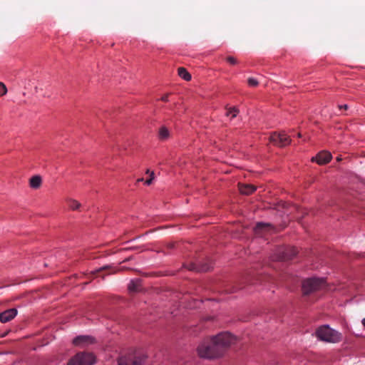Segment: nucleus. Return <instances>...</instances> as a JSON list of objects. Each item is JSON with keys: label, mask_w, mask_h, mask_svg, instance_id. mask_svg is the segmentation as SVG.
Instances as JSON below:
<instances>
[{"label": "nucleus", "mask_w": 365, "mask_h": 365, "mask_svg": "<svg viewBox=\"0 0 365 365\" xmlns=\"http://www.w3.org/2000/svg\"><path fill=\"white\" fill-rule=\"evenodd\" d=\"M236 340V337L229 332L220 333L211 338L205 339L197 346V354L204 359L219 358Z\"/></svg>", "instance_id": "1"}, {"label": "nucleus", "mask_w": 365, "mask_h": 365, "mask_svg": "<svg viewBox=\"0 0 365 365\" xmlns=\"http://www.w3.org/2000/svg\"><path fill=\"white\" fill-rule=\"evenodd\" d=\"M317 338L329 343H338L341 341L342 336L339 331L330 328L328 325H323L316 330Z\"/></svg>", "instance_id": "2"}, {"label": "nucleus", "mask_w": 365, "mask_h": 365, "mask_svg": "<svg viewBox=\"0 0 365 365\" xmlns=\"http://www.w3.org/2000/svg\"><path fill=\"white\" fill-rule=\"evenodd\" d=\"M326 282L322 278H309L302 283V292L304 295H308L312 292L322 289L325 287Z\"/></svg>", "instance_id": "3"}, {"label": "nucleus", "mask_w": 365, "mask_h": 365, "mask_svg": "<svg viewBox=\"0 0 365 365\" xmlns=\"http://www.w3.org/2000/svg\"><path fill=\"white\" fill-rule=\"evenodd\" d=\"M145 355L140 351L129 352L118 359V365H142Z\"/></svg>", "instance_id": "4"}, {"label": "nucleus", "mask_w": 365, "mask_h": 365, "mask_svg": "<svg viewBox=\"0 0 365 365\" xmlns=\"http://www.w3.org/2000/svg\"><path fill=\"white\" fill-rule=\"evenodd\" d=\"M96 362L95 356L90 352H78L72 357L67 365H93Z\"/></svg>", "instance_id": "5"}, {"label": "nucleus", "mask_w": 365, "mask_h": 365, "mask_svg": "<svg viewBox=\"0 0 365 365\" xmlns=\"http://www.w3.org/2000/svg\"><path fill=\"white\" fill-rule=\"evenodd\" d=\"M297 254V250L292 247H284L277 249L274 256V260L279 261H288L293 259Z\"/></svg>", "instance_id": "6"}, {"label": "nucleus", "mask_w": 365, "mask_h": 365, "mask_svg": "<svg viewBox=\"0 0 365 365\" xmlns=\"http://www.w3.org/2000/svg\"><path fill=\"white\" fill-rule=\"evenodd\" d=\"M269 140L274 145L279 147L287 145L291 142L289 137L284 132L273 133L269 137Z\"/></svg>", "instance_id": "7"}, {"label": "nucleus", "mask_w": 365, "mask_h": 365, "mask_svg": "<svg viewBox=\"0 0 365 365\" xmlns=\"http://www.w3.org/2000/svg\"><path fill=\"white\" fill-rule=\"evenodd\" d=\"M331 159V154L327 151H321L315 157L312 158V162H316L319 165L328 163Z\"/></svg>", "instance_id": "8"}, {"label": "nucleus", "mask_w": 365, "mask_h": 365, "mask_svg": "<svg viewBox=\"0 0 365 365\" xmlns=\"http://www.w3.org/2000/svg\"><path fill=\"white\" fill-rule=\"evenodd\" d=\"M17 312V309L15 308L5 310L0 314V322L2 323L10 322L16 316Z\"/></svg>", "instance_id": "9"}, {"label": "nucleus", "mask_w": 365, "mask_h": 365, "mask_svg": "<svg viewBox=\"0 0 365 365\" xmlns=\"http://www.w3.org/2000/svg\"><path fill=\"white\" fill-rule=\"evenodd\" d=\"M212 268L211 262L208 260L207 262L204 264H196V263H191L188 267L187 269L192 271H197V272H207L210 270Z\"/></svg>", "instance_id": "10"}, {"label": "nucleus", "mask_w": 365, "mask_h": 365, "mask_svg": "<svg viewBox=\"0 0 365 365\" xmlns=\"http://www.w3.org/2000/svg\"><path fill=\"white\" fill-rule=\"evenodd\" d=\"M240 192L243 195H250L256 190V187L248 184H238Z\"/></svg>", "instance_id": "11"}, {"label": "nucleus", "mask_w": 365, "mask_h": 365, "mask_svg": "<svg viewBox=\"0 0 365 365\" xmlns=\"http://www.w3.org/2000/svg\"><path fill=\"white\" fill-rule=\"evenodd\" d=\"M93 341V339L88 336H78L73 339V344L76 346H80L84 344H91Z\"/></svg>", "instance_id": "12"}, {"label": "nucleus", "mask_w": 365, "mask_h": 365, "mask_svg": "<svg viewBox=\"0 0 365 365\" xmlns=\"http://www.w3.org/2000/svg\"><path fill=\"white\" fill-rule=\"evenodd\" d=\"M42 182V180L41 176L39 175H34L33 176L29 181V185L31 187L34 189H38L40 187Z\"/></svg>", "instance_id": "13"}, {"label": "nucleus", "mask_w": 365, "mask_h": 365, "mask_svg": "<svg viewBox=\"0 0 365 365\" xmlns=\"http://www.w3.org/2000/svg\"><path fill=\"white\" fill-rule=\"evenodd\" d=\"M170 136V131L165 126H161L158 130V138L161 140H167Z\"/></svg>", "instance_id": "14"}, {"label": "nucleus", "mask_w": 365, "mask_h": 365, "mask_svg": "<svg viewBox=\"0 0 365 365\" xmlns=\"http://www.w3.org/2000/svg\"><path fill=\"white\" fill-rule=\"evenodd\" d=\"M178 73L179 76H180L185 81H188L191 79V75L183 67L178 68Z\"/></svg>", "instance_id": "15"}, {"label": "nucleus", "mask_w": 365, "mask_h": 365, "mask_svg": "<svg viewBox=\"0 0 365 365\" xmlns=\"http://www.w3.org/2000/svg\"><path fill=\"white\" fill-rule=\"evenodd\" d=\"M140 286V283L139 281L136 280V281H134V280H132L129 284H128V289L130 292H138L139 290V287Z\"/></svg>", "instance_id": "16"}, {"label": "nucleus", "mask_w": 365, "mask_h": 365, "mask_svg": "<svg viewBox=\"0 0 365 365\" xmlns=\"http://www.w3.org/2000/svg\"><path fill=\"white\" fill-rule=\"evenodd\" d=\"M67 203L69 208L73 210H78L81 207V203L76 200L69 199Z\"/></svg>", "instance_id": "17"}, {"label": "nucleus", "mask_w": 365, "mask_h": 365, "mask_svg": "<svg viewBox=\"0 0 365 365\" xmlns=\"http://www.w3.org/2000/svg\"><path fill=\"white\" fill-rule=\"evenodd\" d=\"M271 227V225L263 222H258L255 227V232L259 234L261 230L267 229Z\"/></svg>", "instance_id": "18"}, {"label": "nucleus", "mask_w": 365, "mask_h": 365, "mask_svg": "<svg viewBox=\"0 0 365 365\" xmlns=\"http://www.w3.org/2000/svg\"><path fill=\"white\" fill-rule=\"evenodd\" d=\"M239 113V110L235 107H232L227 109L226 115L228 116L231 115V118H234Z\"/></svg>", "instance_id": "19"}, {"label": "nucleus", "mask_w": 365, "mask_h": 365, "mask_svg": "<svg viewBox=\"0 0 365 365\" xmlns=\"http://www.w3.org/2000/svg\"><path fill=\"white\" fill-rule=\"evenodd\" d=\"M146 173L150 175V178L145 181V184L150 185L155 178V173L153 171H150L149 170H147Z\"/></svg>", "instance_id": "20"}, {"label": "nucleus", "mask_w": 365, "mask_h": 365, "mask_svg": "<svg viewBox=\"0 0 365 365\" xmlns=\"http://www.w3.org/2000/svg\"><path fill=\"white\" fill-rule=\"evenodd\" d=\"M7 93V88L5 84L2 82H0V96H4Z\"/></svg>", "instance_id": "21"}, {"label": "nucleus", "mask_w": 365, "mask_h": 365, "mask_svg": "<svg viewBox=\"0 0 365 365\" xmlns=\"http://www.w3.org/2000/svg\"><path fill=\"white\" fill-rule=\"evenodd\" d=\"M247 83H248L249 86H252V87H255L258 85V81L253 78H248Z\"/></svg>", "instance_id": "22"}, {"label": "nucleus", "mask_w": 365, "mask_h": 365, "mask_svg": "<svg viewBox=\"0 0 365 365\" xmlns=\"http://www.w3.org/2000/svg\"><path fill=\"white\" fill-rule=\"evenodd\" d=\"M226 59L227 61L232 65H235L237 63V60L232 56H228Z\"/></svg>", "instance_id": "23"}, {"label": "nucleus", "mask_w": 365, "mask_h": 365, "mask_svg": "<svg viewBox=\"0 0 365 365\" xmlns=\"http://www.w3.org/2000/svg\"><path fill=\"white\" fill-rule=\"evenodd\" d=\"M168 97H169V94L167 93V94H165L164 96H163L160 98V100L162 101H165V102H167L168 101Z\"/></svg>", "instance_id": "24"}, {"label": "nucleus", "mask_w": 365, "mask_h": 365, "mask_svg": "<svg viewBox=\"0 0 365 365\" xmlns=\"http://www.w3.org/2000/svg\"><path fill=\"white\" fill-rule=\"evenodd\" d=\"M339 108L340 110L342 109V108L344 109V110H347L348 106L346 104H344L343 106H339Z\"/></svg>", "instance_id": "25"}, {"label": "nucleus", "mask_w": 365, "mask_h": 365, "mask_svg": "<svg viewBox=\"0 0 365 365\" xmlns=\"http://www.w3.org/2000/svg\"><path fill=\"white\" fill-rule=\"evenodd\" d=\"M362 324L365 327V318L362 320Z\"/></svg>", "instance_id": "26"}, {"label": "nucleus", "mask_w": 365, "mask_h": 365, "mask_svg": "<svg viewBox=\"0 0 365 365\" xmlns=\"http://www.w3.org/2000/svg\"><path fill=\"white\" fill-rule=\"evenodd\" d=\"M336 160H337L338 161H340V160H341V158L340 157H337V158H336Z\"/></svg>", "instance_id": "27"}, {"label": "nucleus", "mask_w": 365, "mask_h": 365, "mask_svg": "<svg viewBox=\"0 0 365 365\" xmlns=\"http://www.w3.org/2000/svg\"><path fill=\"white\" fill-rule=\"evenodd\" d=\"M138 182H140V181H143V178H140V179H138Z\"/></svg>", "instance_id": "28"}]
</instances>
